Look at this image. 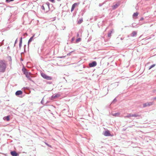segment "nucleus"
I'll list each match as a JSON object with an SVG mask.
<instances>
[{
  "label": "nucleus",
  "instance_id": "obj_1",
  "mask_svg": "<svg viewBox=\"0 0 156 156\" xmlns=\"http://www.w3.org/2000/svg\"><path fill=\"white\" fill-rule=\"evenodd\" d=\"M6 68V64L4 61H0V72H4Z\"/></svg>",
  "mask_w": 156,
  "mask_h": 156
},
{
  "label": "nucleus",
  "instance_id": "obj_2",
  "mask_svg": "<svg viewBox=\"0 0 156 156\" xmlns=\"http://www.w3.org/2000/svg\"><path fill=\"white\" fill-rule=\"evenodd\" d=\"M41 75L43 78L47 80H50L52 79V78L51 76H48L44 73H41Z\"/></svg>",
  "mask_w": 156,
  "mask_h": 156
},
{
  "label": "nucleus",
  "instance_id": "obj_3",
  "mask_svg": "<svg viewBox=\"0 0 156 156\" xmlns=\"http://www.w3.org/2000/svg\"><path fill=\"white\" fill-rule=\"evenodd\" d=\"M24 73L25 75L29 79H30L31 77V74L30 72H28L27 70H25L24 71Z\"/></svg>",
  "mask_w": 156,
  "mask_h": 156
},
{
  "label": "nucleus",
  "instance_id": "obj_4",
  "mask_svg": "<svg viewBox=\"0 0 156 156\" xmlns=\"http://www.w3.org/2000/svg\"><path fill=\"white\" fill-rule=\"evenodd\" d=\"M97 63L96 62L94 61L92 63H90L89 64V66L90 67H93L96 66L97 65Z\"/></svg>",
  "mask_w": 156,
  "mask_h": 156
},
{
  "label": "nucleus",
  "instance_id": "obj_5",
  "mask_svg": "<svg viewBox=\"0 0 156 156\" xmlns=\"http://www.w3.org/2000/svg\"><path fill=\"white\" fill-rule=\"evenodd\" d=\"M153 103L151 102H147L143 104V106L144 107H145L147 106H150L152 105Z\"/></svg>",
  "mask_w": 156,
  "mask_h": 156
},
{
  "label": "nucleus",
  "instance_id": "obj_6",
  "mask_svg": "<svg viewBox=\"0 0 156 156\" xmlns=\"http://www.w3.org/2000/svg\"><path fill=\"white\" fill-rule=\"evenodd\" d=\"M78 4L77 3H75L73 4L72 6L71 9V12H72L74 9L75 7L78 6Z\"/></svg>",
  "mask_w": 156,
  "mask_h": 156
},
{
  "label": "nucleus",
  "instance_id": "obj_7",
  "mask_svg": "<svg viewBox=\"0 0 156 156\" xmlns=\"http://www.w3.org/2000/svg\"><path fill=\"white\" fill-rule=\"evenodd\" d=\"M22 94L23 92L21 90H18L15 93L16 95L17 96L20 95H22Z\"/></svg>",
  "mask_w": 156,
  "mask_h": 156
},
{
  "label": "nucleus",
  "instance_id": "obj_8",
  "mask_svg": "<svg viewBox=\"0 0 156 156\" xmlns=\"http://www.w3.org/2000/svg\"><path fill=\"white\" fill-rule=\"evenodd\" d=\"M103 134L106 136H109L111 135V134L108 131H105V132L103 133Z\"/></svg>",
  "mask_w": 156,
  "mask_h": 156
},
{
  "label": "nucleus",
  "instance_id": "obj_9",
  "mask_svg": "<svg viewBox=\"0 0 156 156\" xmlns=\"http://www.w3.org/2000/svg\"><path fill=\"white\" fill-rule=\"evenodd\" d=\"M11 154L12 156H17V154L15 151H12L11 152Z\"/></svg>",
  "mask_w": 156,
  "mask_h": 156
},
{
  "label": "nucleus",
  "instance_id": "obj_10",
  "mask_svg": "<svg viewBox=\"0 0 156 156\" xmlns=\"http://www.w3.org/2000/svg\"><path fill=\"white\" fill-rule=\"evenodd\" d=\"M120 114V112H117L114 113H112V115L114 116H118Z\"/></svg>",
  "mask_w": 156,
  "mask_h": 156
},
{
  "label": "nucleus",
  "instance_id": "obj_11",
  "mask_svg": "<svg viewBox=\"0 0 156 156\" xmlns=\"http://www.w3.org/2000/svg\"><path fill=\"white\" fill-rule=\"evenodd\" d=\"M34 36V35L32 37H30V38L29 40L28 43V46H29V44L33 41V37Z\"/></svg>",
  "mask_w": 156,
  "mask_h": 156
},
{
  "label": "nucleus",
  "instance_id": "obj_12",
  "mask_svg": "<svg viewBox=\"0 0 156 156\" xmlns=\"http://www.w3.org/2000/svg\"><path fill=\"white\" fill-rule=\"evenodd\" d=\"M9 116H7L4 117L3 118V119L4 120H6L7 121H9Z\"/></svg>",
  "mask_w": 156,
  "mask_h": 156
},
{
  "label": "nucleus",
  "instance_id": "obj_13",
  "mask_svg": "<svg viewBox=\"0 0 156 156\" xmlns=\"http://www.w3.org/2000/svg\"><path fill=\"white\" fill-rule=\"evenodd\" d=\"M137 34V32L135 31H133L131 34V36L132 37L135 36Z\"/></svg>",
  "mask_w": 156,
  "mask_h": 156
},
{
  "label": "nucleus",
  "instance_id": "obj_14",
  "mask_svg": "<svg viewBox=\"0 0 156 156\" xmlns=\"http://www.w3.org/2000/svg\"><path fill=\"white\" fill-rule=\"evenodd\" d=\"M60 96V95L59 94H56L55 95H53L52 96V98H56Z\"/></svg>",
  "mask_w": 156,
  "mask_h": 156
},
{
  "label": "nucleus",
  "instance_id": "obj_15",
  "mask_svg": "<svg viewBox=\"0 0 156 156\" xmlns=\"http://www.w3.org/2000/svg\"><path fill=\"white\" fill-rule=\"evenodd\" d=\"M131 117H132L131 114H129L125 116L124 118H129Z\"/></svg>",
  "mask_w": 156,
  "mask_h": 156
},
{
  "label": "nucleus",
  "instance_id": "obj_16",
  "mask_svg": "<svg viewBox=\"0 0 156 156\" xmlns=\"http://www.w3.org/2000/svg\"><path fill=\"white\" fill-rule=\"evenodd\" d=\"M119 5V4H115V5H114L113 6V8L114 9H116V8H117L118 7V6Z\"/></svg>",
  "mask_w": 156,
  "mask_h": 156
},
{
  "label": "nucleus",
  "instance_id": "obj_17",
  "mask_svg": "<svg viewBox=\"0 0 156 156\" xmlns=\"http://www.w3.org/2000/svg\"><path fill=\"white\" fill-rule=\"evenodd\" d=\"M155 66V64L152 65L149 67V70L151 69L152 68L154 67Z\"/></svg>",
  "mask_w": 156,
  "mask_h": 156
},
{
  "label": "nucleus",
  "instance_id": "obj_18",
  "mask_svg": "<svg viewBox=\"0 0 156 156\" xmlns=\"http://www.w3.org/2000/svg\"><path fill=\"white\" fill-rule=\"evenodd\" d=\"M132 117H137L139 116L138 115L136 114H131Z\"/></svg>",
  "mask_w": 156,
  "mask_h": 156
},
{
  "label": "nucleus",
  "instance_id": "obj_19",
  "mask_svg": "<svg viewBox=\"0 0 156 156\" xmlns=\"http://www.w3.org/2000/svg\"><path fill=\"white\" fill-rule=\"evenodd\" d=\"M138 13H137V12L134 13L133 14V17H136L138 16Z\"/></svg>",
  "mask_w": 156,
  "mask_h": 156
},
{
  "label": "nucleus",
  "instance_id": "obj_20",
  "mask_svg": "<svg viewBox=\"0 0 156 156\" xmlns=\"http://www.w3.org/2000/svg\"><path fill=\"white\" fill-rule=\"evenodd\" d=\"M81 40V39L80 38H79L76 40V42H78L80 41Z\"/></svg>",
  "mask_w": 156,
  "mask_h": 156
},
{
  "label": "nucleus",
  "instance_id": "obj_21",
  "mask_svg": "<svg viewBox=\"0 0 156 156\" xmlns=\"http://www.w3.org/2000/svg\"><path fill=\"white\" fill-rule=\"evenodd\" d=\"M112 31H111L108 34V36L109 37H110L111 36Z\"/></svg>",
  "mask_w": 156,
  "mask_h": 156
},
{
  "label": "nucleus",
  "instance_id": "obj_22",
  "mask_svg": "<svg viewBox=\"0 0 156 156\" xmlns=\"http://www.w3.org/2000/svg\"><path fill=\"white\" fill-rule=\"evenodd\" d=\"M83 21V20L82 19L78 21V23H80Z\"/></svg>",
  "mask_w": 156,
  "mask_h": 156
},
{
  "label": "nucleus",
  "instance_id": "obj_23",
  "mask_svg": "<svg viewBox=\"0 0 156 156\" xmlns=\"http://www.w3.org/2000/svg\"><path fill=\"white\" fill-rule=\"evenodd\" d=\"M22 43L21 42H21H20V43H19L20 48L21 47V45H22Z\"/></svg>",
  "mask_w": 156,
  "mask_h": 156
},
{
  "label": "nucleus",
  "instance_id": "obj_24",
  "mask_svg": "<svg viewBox=\"0 0 156 156\" xmlns=\"http://www.w3.org/2000/svg\"><path fill=\"white\" fill-rule=\"evenodd\" d=\"M41 103L42 104H43L44 103V98H42V99L41 100Z\"/></svg>",
  "mask_w": 156,
  "mask_h": 156
},
{
  "label": "nucleus",
  "instance_id": "obj_25",
  "mask_svg": "<svg viewBox=\"0 0 156 156\" xmlns=\"http://www.w3.org/2000/svg\"><path fill=\"white\" fill-rule=\"evenodd\" d=\"M14 0H6V1L7 2H9L10 1H13Z\"/></svg>",
  "mask_w": 156,
  "mask_h": 156
},
{
  "label": "nucleus",
  "instance_id": "obj_26",
  "mask_svg": "<svg viewBox=\"0 0 156 156\" xmlns=\"http://www.w3.org/2000/svg\"><path fill=\"white\" fill-rule=\"evenodd\" d=\"M117 101L116 99L115 98V99H114V100H113V101H112V103H113L114 102H116Z\"/></svg>",
  "mask_w": 156,
  "mask_h": 156
},
{
  "label": "nucleus",
  "instance_id": "obj_27",
  "mask_svg": "<svg viewBox=\"0 0 156 156\" xmlns=\"http://www.w3.org/2000/svg\"><path fill=\"white\" fill-rule=\"evenodd\" d=\"M3 44V42L0 43V47Z\"/></svg>",
  "mask_w": 156,
  "mask_h": 156
},
{
  "label": "nucleus",
  "instance_id": "obj_28",
  "mask_svg": "<svg viewBox=\"0 0 156 156\" xmlns=\"http://www.w3.org/2000/svg\"><path fill=\"white\" fill-rule=\"evenodd\" d=\"M41 8H42V9H43V10H44V9H44V6H42Z\"/></svg>",
  "mask_w": 156,
  "mask_h": 156
},
{
  "label": "nucleus",
  "instance_id": "obj_29",
  "mask_svg": "<svg viewBox=\"0 0 156 156\" xmlns=\"http://www.w3.org/2000/svg\"><path fill=\"white\" fill-rule=\"evenodd\" d=\"M75 39V38L74 37L72 38V41H73Z\"/></svg>",
  "mask_w": 156,
  "mask_h": 156
},
{
  "label": "nucleus",
  "instance_id": "obj_30",
  "mask_svg": "<svg viewBox=\"0 0 156 156\" xmlns=\"http://www.w3.org/2000/svg\"><path fill=\"white\" fill-rule=\"evenodd\" d=\"M144 20V18L143 17L141 18L140 19L141 20Z\"/></svg>",
  "mask_w": 156,
  "mask_h": 156
},
{
  "label": "nucleus",
  "instance_id": "obj_31",
  "mask_svg": "<svg viewBox=\"0 0 156 156\" xmlns=\"http://www.w3.org/2000/svg\"><path fill=\"white\" fill-rule=\"evenodd\" d=\"M21 42L22 43V38L21 37L20 40V42H21Z\"/></svg>",
  "mask_w": 156,
  "mask_h": 156
},
{
  "label": "nucleus",
  "instance_id": "obj_32",
  "mask_svg": "<svg viewBox=\"0 0 156 156\" xmlns=\"http://www.w3.org/2000/svg\"><path fill=\"white\" fill-rule=\"evenodd\" d=\"M77 37L79 36V34L78 33H77Z\"/></svg>",
  "mask_w": 156,
  "mask_h": 156
},
{
  "label": "nucleus",
  "instance_id": "obj_33",
  "mask_svg": "<svg viewBox=\"0 0 156 156\" xmlns=\"http://www.w3.org/2000/svg\"><path fill=\"white\" fill-rule=\"evenodd\" d=\"M47 144L48 146H49V147H51V146L49 145H48V144Z\"/></svg>",
  "mask_w": 156,
  "mask_h": 156
},
{
  "label": "nucleus",
  "instance_id": "obj_34",
  "mask_svg": "<svg viewBox=\"0 0 156 156\" xmlns=\"http://www.w3.org/2000/svg\"><path fill=\"white\" fill-rule=\"evenodd\" d=\"M47 144L48 146H49V147H51V146L49 145H48V144Z\"/></svg>",
  "mask_w": 156,
  "mask_h": 156
},
{
  "label": "nucleus",
  "instance_id": "obj_35",
  "mask_svg": "<svg viewBox=\"0 0 156 156\" xmlns=\"http://www.w3.org/2000/svg\"><path fill=\"white\" fill-rule=\"evenodd\" d=\"M154 100H156V97L154 98Z\"/></svg>",
  "mask_w": 156,
  "mask_h": 156
},
{
  "label": "nucleus",
  "instance_id": "obj_36",
  "mask_svg": "<svg viewBox=\"0 0 156 156\" xmlns=\"http://www.w3.org/2000/svg\"><path fill=\"white\" fill-rule=\"evenodd\" d=\"M155 91H156V90H154L153 92H154Z\"/></svg>",
  "mask_w": 156,
  "mask_h": 156
},
{
  "label": "nucleus",
  "instance_id": "obj_37",
  "mask_svg": "<svg viewBox=\"0 0 156 156\" xmlns=\"http://www.w3.org/2000/svg\"><path fill=\"white\" fill-rule=\"evenodd\" d=\"M134 25V24H133V25H132V26H133V27H134V25Z\"/></svg>",
  "mask_w": 156,
  "mask_h": 156
},
{
  "label": "nucleus",
  "instance_id": "obj_38",
  "mask_svg": "<svg viewBox=\"0 0 156 156\" xmlns=\"http://www.w3.org/2000/svg\"><path fill=\"white\" fill-rule=\"evenodd\" d=\"M16 41H15V43H16Z\"/></svg>",
  "mask_w": 156,
  "mask_h": 156
},
{
  "label": "nucleus",
  "instance_id": "obj_39",
  "mask_svg": "<svg viewBox=\"0 0 156 156\" xmlns=\"http://www.w3.org/2000/svg\"><path fill=\"white\" fill-rule=\"evenodd\" d=\"M58 1H60V0H57Z\"/></svg>",
  "mask_w": 156,
  "mask_h": 156
}]
</instances>
